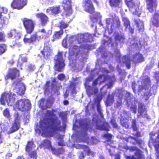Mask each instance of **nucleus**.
<instances>
[{
	"mask_svg": "<svg viewBox=\"0 0 159 159\" xmlns=\"http://www.w3.org/2000/svg\"><path fill=\"white\" fill-rule=\"evenodd\" d=\"M56 111L47 110L45 117L39 121V132L45 135L49 134L52 132L62 131V127L61 121L54 113Z\"/></svg>",
	"mask_w": 159,
	"mask_h": 159,
	"instance_id": "f257e3e1",
	"label": "nucleus"
},
{
	"mask_svg": "<svg viewBox=\"0 0 159 159\" xmlns=\"http://www.w3.org/2000/svg\"><path fill=\"white\" fill-rule=\"evenodd\" d=\"M16 96L14 93L4 92L1 94L0 101L2 105H5L6 101L7 105L13 106L14 110L18 109L22 111L30 110L31 103L29 100L22 98L16 101Z\"/></svg>",
	"mask_w": 159,
	"mask_h": 159,
	"instance_id": "f03ea898",
	"label": "nucleus"
},
{
	"mask_svg": "<svg viewBox=\"0 0 159 159\" xmlns=\"http://www.w3.org/2000/svg\"><path fill=\"white\" fill-rule=\"evenodd\" d=\"M136 120L133 119L131 122V127L133 131H136L135 134L133 133L132 135L135 137L129 135L127 137L124 138L123 140L127 142H129V139H130L135 141L134 142L132 143L133 145H138L140 148H142L144 145V142L141 139L138 138L142 136L141 132L139 131V128L137 127Z\"/></svg>",
	"mask_w": 159,
	"mask_h": 159,
	"instance_id": "7ed1b4c3",
	"label": "nucleus"
},
{
	"mask_svg": "<svg viewBox=\"0 0 159 159\" xmlns=\"http://www.w3.org/2000/svg\"><path fill=\"white\" fill-rule=\"evenodd\" d=\"M82 7L86 12L93 14L94 18L97 19L100 16L99 12H95V7L91 0H84L82 2Z\"/></svg>",
	"mask_w": 159,
	"mask_h": 159,
	"instance_id": "20e7f679",
	"label": "nucleus"
},
{
	"mask_svg": "<svg viewBox=\"0 0 159 159\" xmlns=\"http://www.w3.org/2000/svg\"><path fill=\"white\" fill-rule=\"evenodd\" d=\"M62 52H58L56 55V58L54 59L55 70L58 72H62L65 65L62 57Z\"/></svg>",
	"mask_w": 159,
	"mask_h": 159,
	"instance_id": "39448f33",
	"label": "nucleus"
},
{
	"mask_svg": "<svg viewBox=\"0 0 159 159\" xmlns=\"http://www.w3.org/2000/svg\"><path fill=\"white\" fill-rule=\"evenodd\" d=\"M23 26L28 34H31L34 31L35 27V24L33 20L27 18L21 19Z\"/></svg>",
	"mask_w": 159,
	"mask_h": 159,
	"instance_id": "423d86ee",
	"label": "nucleus"
},
{
	"mask_svg": "<svg viewBox=\"0 0 159 159\" xmlns=\"http://www.w3.org/2000/svg\"><path fill=\"white\" fill-rule=\"evenodd\" d=\"M51 44L50 40L44 43L43 48L41 51V52L45 59H48L51 55L52 50L51 49Z\"/></svg>",
	"mask_w": 159,
	"mask_h": 159,
	"instance_id": "0eeeda50",
	"label": "nucleus"
},
{
	"mask_svg": "<svg viewBox=\"0 0 159 159\" xmlns=\"http://www.w3.org/2000/svg\"><path fill=\"white\" fill-rule=\"evenodd\" d=\"M28 0H13L11 7L13 9L20 10L26 6Z\"/></svg>",
	"mask_w": 159,
	"mask_h": 159,
	"instance_id": "6e6552de",
	"label": "nucleus"
},
{
	"mask_svg": "<svg viewBox=\"0 0 159 159\" xmlns=\"http://www.w3.org/2000/svg\"><path fill=\"white\" fill-rule=\"evenodd\" d=\"M72 2L71 0H63L62 2L63 9L66 15H70L72 12Z\"/></svg>",
	"mask_w": 159,
	"mask_h": 159,
	"instance_id": "1a4fd4ad",
	"label": "nucleus"
},
{
	"mask_svg": "<svg viewBox=\"0 0 159 159\" xmlns=\"http://www.w3.org/2000/svg\"><path fill=\"white\" fill-rule=\"evenodd\" d=\"M20 76V72L16 68H12L9 69L8 72L5 76L6 79L14 80Z\"/></svg>",
	"mask_w": 159,
	"mask_h": 159,
	"instance_id": "9d476101",
	"label": "nucleus"
},
{
	"mask_svg": "<svg viewBox=\"0 0 159 159\" xmlns=\"http://www.w3.org/2000/svg\"><path fill=\"white\" fill-rule=\"evenodd\" d=\"M146 9L149 12L152 13L156 11L158 3L157 0H145Z\"/></svg>",
	"mask_w": 159,
	"mask_h": 159,
	"instance_id": "9b49d317",
	"label": "nucleus"
},
{
	"mask_svg": "<svg viewBox=\"0 0 159 159\" xmlns=\"http://www.w3.org/2000/svg\"><path fill=\"white\" fill-rule=\"evenodd\" d=\"M36 16L39 19L40 24L42 26H45L49 21L48 17L43 13H38L36 14Z\"/></svg>",
	"mask_w": 159,
	"mask_h": 159,
	"instance_id": "f8f14e48",
	"label": "nucleus"
},
{
	"mask_svg": "<svg viewBox=\"0 0 159 159\" xmlns=\"http://www.w3.org/2000/svg\"><path fill=\"white\" fill-rule=\"evenodd\" d=\"M61 11L60 6L52 7H48L46 10V12L49 15H55Z\"/></svg>",
	"mask_w": 159,
	"mask_h": 159,
	"instance_id": "ddd939ff",
	"label": "nucleus"
},
{
	"mask_svg": "<svg viewBox=\"0 0 159 159\" xmlns=\"http://www.w3.org/2000/svg\"><path fill=\"white\" fill-rule=\"evenodd\" d=\"M38 39V38L36 34H34L31 35L29 38L25 37L23 40L25 44H33L37 40H39Z\"/></svg>",
	"mask_w": 159,
	"mask_h": 159,
	"instance_id": "4468645a",
	"label": "nucleus"
},
{
	"mask_svg": "<svg viewBox=\"0 0 159 159\" xmlns=\"http://www.w3.org/2000/svg\"><path fill=\"white\" fill-rule=\"evenodd\" d=\"M7 9L4 7H0V25L6 24L8 21L7 18L1 17L2 13L6 14L7 12Z\"/></svg>",
	"mask_w": 159,
	"mask_h": 159,
	"instance_id": "2eb2a0df",
	"label": "nucleus"
},
{
	"mask_svg": "<svg viewBox=\"0 0 159 159\" xmlns=\"http://www.w3.org/2000/svg\"><path fill=\"white\" fill-rule=\"evenodd\" d=\"M86 92L89 97H90L93 94H97L98 92V89L96 87L93 88L91 85L86 86Z\"/></svg>",
	"mask_w": 159,
	"mask_h": 159,
	"instance_id": "dca6fc26",
	"label": "nucleus"
},
{
	"mask_svg": "<svg viewBox=\"0 0 159 159\" xmlns=\"http://www.w3.org/2000/svg\"><path fill=\"white\" fill-rule=\"evenodd\" d=\"M152 25L156 27L159 26V11L155 13L151 20Z\"/></svg>",
	"mask_w": 159,
	"mask_h": 159,
	"instance_id": "f3484780",
	"label": "nucleus"
},
{
	"mask_svg": "<svg viewBox=\"0 0 159 159\" xmlns=\"http://www.w3.org/2000/svg\"><path fill=\"white\" fill-rule=\"evenodd\" d=\"M134 21L139 32H143L144 30V26L143 21L139 19H135Z\"/></svg>",
	"mask_w": 159,
	"mask_h": 159,
	"instance_id": "a211bd4d",
	"label": "nucleus"
},
{
	"mask_svg": "<svg viewBox=\"0 0 159 159\" xmlns=\"http://www.w3.org/2000/svg\"><path fill=\"white\" fill-rule=\"evenodd\" d=\"M40 146L41 148H48L51 150L53 148L51 141L48 139H45L43 140L41 143Z\"/></svg>",
	"mask_w": 159,
	"mask_h": 159,
	"instance_id": "6ab92c4d",
	"label": "nucleus"
},
{
	"mask_svg": "<svg viewBox=\"0 0 159 159\" xmlns=\"http://www.w3.org/2000/svg\"><path fill=\"white\" fill-rule=\"evenodd\" d=\"M113 23H111L110 30L111 32H112L114 29L115 28L114 24L116 25V28H120L121 26V21L119 18L118 17L115 18L113 19Z\"/></svg>",
	"mask_w": 159,
	"mask_h": 159,
	"instance_id": "aec40b11",
	"label": "nucleus"
},
{
	"mask_svg": "<svg viewBox=\"0 0 159 159\" xmlns=\"http://www.w3.org/2000/svg\"><path fill=\"white\" fill-rule=\"evenodd\" d=\"M64 31L63 30H60L55 31L53 35L52 39L51 40L52 42H54L57 39L61 38L63 35Z\"/></svg>",
	"mask_w": 159,
	"mask_h": 159,
	"instance_id": "412c9836",
	"label": "nucleus"
},
{
	"mask_svg": "<svg viewBox=\"0 0 159 159\" xmlns=\"http://www.w3.org/2000/svg\"><path fill=\"white\" fill-rule=\"evenodd\" d=\"M51 150L53 154L57 156H59L60 155L63 154L65 152L64 149L62 148H56L53 147Z\"/></svg>",
	"mask_w": 159,
	"mask_h": 159,
	"instance_id": "4be33fe9",
	"label": "nucleus"
},
{
	"mask_svg": "<svg viewBox=\"0 0 159 159\" xmlns=\"http://www.w3.org/2000/svg\"><path fill=\"white\" fill-rule=\"evenodd\" d=\"M20 127V123L14 122L8 131L9 134H11L16 131Z\"/></svg>",
	"mask_w": 159,
	"mask_h": 159,
	"instance_id": "5701e85b",
	"label": "nucleus"
},
{
	"mask_svg": "<svg viewBox=\"0 0 159 159\" xmlns=\"http://www.w3.org/2000/svg\"><path fill=\"white\" fill-rule=\"evenodd\" d=\"M120 124L122 127L127 129H129L130 123L129 120L126 118H121L120 120Z\"/></svg>",
	"mask_w": 159,
	"mask_h": 159,
	"instance_id": "b1692460",
	"label": "nucleus"
},
{
	"mask_svg": "<svg viewBox=\"0 0 159 159\" xmlns=\"http://www.w3.org/2000/svg\"><path fill=\"white\" fill-rule=\"evenodd\" d=\"M108 2L110 7L118 8L121 3L122 0H109Z\"/></svg>",
	"mask_w": 159,
	"mask_h": 159,
	"instance_id": "393cba45",
	"label": "nucleus"
},
{
	"mask_svg": "<svg viewBox=\"0 0 159 159\" xmlns=\"http://www.w3.org/2000/svg\"><path fill=\"white\" fill-rule=\"evenodd\" d=\"M114 101V96L109 94L105 102V105L107 107L110 106L113 103Z\"/></svg>",
	"mask_w": 159,
	"mask_h": 159,
	"instance_id": "a878e982",
	"label": "nucleus"
},
{
	"mask_svg": "<svg viewBox=\"0 0 159 159\" xmlns=\"http://www.w3.org/2000/svg\"><path fill=\"white\" fill-rule=\"evenodd\" d=\"M134 159H144V155L143 154V152L140 149H138L134 153Z\"/></svg>",
	"mask_w": 159,
	"mask_h": 159,
	"instance_id": "bb28decb",
	"label": "nucleus"
},
{
	"mask_svg": "<svg viewBox=\"0 0 159 159\" xmlns=\"http://www.w3.org/2000/svg\"><path fill=\"white\" fill-rule=\"evenodd\" d=\"M108 125L107 122H105L103 123L102 125H97L96 127L97 129H100L101 130H104L107 131L109 130V129L108 127Z\"/></svg>",
	"mask_w": 159,
	"mask_h": 159,
	"instance_id": "cd10ccee",
	"label": "nucleus"
},
{
	"mask_svg": "<svg viewBox=\"0 0 159 159\" xmlns=\"http://www.w3.org/2000/svg\"><path fill=\"white\" fill-rule=\"evenodd\" d=\"M133 58L137 57L136 63H141L144 61V58L141 54L136 53L133 57Z\"/></svg>",
	"mask_w": 159,
	"mask_h": 159,
	"instance_id": "c85d7f7f",
	"label": "nucleus"
},
{
	"mask_svg": "<svg viewBox=\"0 0 159 159\" xmlns=\"http://www.w3.org/2000/svg\"><path fill=\"white\" fill-rule=\"evenodd\" d=\"M123 62L125 64L126 67L128 69H129L130 68V59L129 57L126 56H124L123 57Z\"/></svg>",
	"mask_w": 159,
	"mask_h": 159,
	"instance_id": "c756f323",
	"label": "nucleus"
},
{
	"mask_svg": "<svg viewBox=\"0 0 159 159\" xmlns=\"http://www.w3.org/2000/svg\"><path fill=\"white\" fill-rule=\"evenodd\" d=\"M79 48L78 46L76 45H74L72 47H70L69 51V55L70 56L74 55Z\"/></svg>",
	"mask_w": 159,
	"mask_h": 159,
	"instance_id": "7c9ffc66",
	"label": "nucleus"
},
{
	"mask_svg": "<svg viewBox=\"0 0 159 159\" xmlns=\"http://www.w3.org/2000/svg\"><path fill=\"white\" fill-rule=\"evenodd\" d=\"M34 143V142L32 141L27 142L25 148L26 152H29L30 151H31Z\"/></svg>",
	"mask_w": 159,
	"mask_h": 159,
	"instance_id": "2f4dec72",
	"label": "nucleus"
},
{
	"mask_svg": "<svg viewBox=\"0 0 159 159\" xmlns=\"http://www.w3.org/2000/svg\"><path fill=\"white\" fill-rule=\"evenodd\" d=\"M82 148L83 149L84 151H85L87 152V154L88 156H93L94 155V152L92 151H91L89 147L87 146H83Z\"/></svg>",
	"mask_w": 159,
	"mask_h": 159,
	"instance_id": "473e14b6",
	"label": "nucleus"
},
{
	"mask_svg": "<svg viewBox=\"0 0 159 159\" xmlns=\"http://www.w3.org/2000/svg\"><path fill=\"white\" fill-rule=\"evenodd\" d=\"M69 26V23H66L63 20L61 21L59 23L58 27L60 29V30H63L68 27Z\"/></svg>",
	"mask_w": 159,
	"mask_h": 159,
	"instance_id": "72a5a7b5",
	"label": "nucleus"
},
{
	"mask_svg": "<svg viewBox=\"0 0 159 159\" xmlns=\"http://www.w3.org/2000/svg\"><path fill=\"white\" fill-rule=\"evenodd\" d=\"M28 153L29 156L32 159H37V152L36 150L33 151H30L29 152H27Z\"/></svg>",
	"mask_w": 159,
	"mask_h": 159,
	"instance_id": "f704fd0d",
	"label": "nucleus"
},
{
	"mask_svg": "<svg viewBox=\"0 0 159 159\" xmlns=\"http://www.w3.org/2000/svg\"><path fill=\"white\" fill-rule=\"evenodd\" d=\"M122 21L123 22L124 25L126 28L130 26V22L128 18L126 17H123Z\"/></svg>",
	"mask_w": 159,
	"mask_h": 159,
	"instance_id": "c9c22d12",
	"label": "nucleus"
},
{
	"mask_svg": "<svg viewBox=\"0 0 159 159\" xmlns=\"http://www.w3.org/2000/svg\"><path fill=\"white\" fill-rule=\"evenodd\" d=\"M7 50V46L6 44H0V55L4 53Z\"/></svg>",
	"mask_w": 159,
	"mask_h": 159,
	"instance_id": "e433bc0d",
	"label": "nucleus"
},
{
	"mask_svg": "<svg viewBox=\"0 0 159 159\" xmlns=\"http://www.w3.org/2000/svg\"><path fill=\"white\" fill-rule=\"evenodd\" d=\"M126 4L129 8H133L135 7V3L132 1V0H125Z\"/></svg>",
	"mask_w": 159,
	"mask_h": 159,
	"instance_id": "4c0bfd02",
	"label": "nucleus"
},
{
	"mask_svg": "<svg viewBox=\"0 0 159 159\" xmlns=\"http://www.w3.org/2000/svg\"><path fill=\"white\" fill-rule=\"evenodd\" d=\"M105 80H108L110 81V82H114L116 80L115 76L114 75H107L105 76Z\"/></svg>",
	"mask_w": 159,
	"mask_h": 159,
	"instance_id": "58836bf2",
	"label": "nucleus"
},
{
	"mask_svg": "<svg viewBox=\"0 0 159 159\" xmlns=\"http://www.w3.org/2000/svg\"><path fill=\"white\" fill-rule=\"evenodd\" d=\"M114 38L115 40L119 41H123L125 39L124 36L123 35H120L118 33L116 34Z\"/></svg>",
	"mask_w": 159,
	"mask_h": 159,
	"instance_id": "ea45409f",
	"label": "nucleus"
},
{
	"mask_svg": "<svg viewBox=\"0 0 159 159\" xmlns=\"http://www.w3.org/2000/svg\"><path fill=\"white\" fill-rule=\"evenodd\" d=\"M6 41V35L3 31H0V42L4 43Z\"/></svg>",
	"mask_w": 159,
	"mask_h": 159,
	"instance_id": "a19ab883",
	"label": "nucleus"
},
{
	"mask_svg": "<svg viewBox=\"0 0 159 159\" xmlns=\"http://www.w3.org/2000/svg\"><path fill=\"white\" fill-rule=\"evenodd\" d=\"M9 111L8 108H6L3 110V114L5 117L9 120H10L11 119V116L10 115Z\"/></svg>",
	"mask_w": 159,
	"mask_h": 159,
	"instance_id": "79ce46f5",
	"label": "nucleus"
},
{
	"mask_svg": "<svg viewBox=\"0 0 159 159\" xmlns=\"http://www.w3.org/2000/svg\"><path fill=\"white\" fill-rule=\"evenodd\" d=\"M83 38L87 42H90L92 40L93 37L91 34L88 33L86 34L83 35Z\"/></svg>",
	"mask_w": 159,
	"mask_h": 159,
	"instance_id": "37998d69",
	"label": "nucleus"
},
{
	"mask_svg": "<svg viewBox=\"0 0 159 159\" xmlns=\"http://www.w3.org/2000/svg\"><path fill=\"white\" fill-rule=\"evenodd\" d=\"M63 136L61 135H59L58 138L59 141L58 142V144L59 146H63L64 145L63 140Z\"/></svg>",
	"mask_w": 159,
	"mask_h": 159,
	"instance_id": "c03bdc74",
	"label": "nucleus"
},
{
	"mask_svg": "<svg viewBox=\"0 0 159 159\" xmlns=\"http://www.w3.org/2000/svg\"><path fill=\"white\" fill-rule=\"evenodd\" d=\"M25 90V86L24 85H22L21 86V87L19 88V90L18 91L17 93L20 95H22L24 94Z\"/></svg>",
	"mask_w": 159,
	"mask_h": 159,
	"instance_id": "a18cd8bd",
	"label": "nucleus"
},
{
	"mask_svg": "<svg viewBox=\"0 0 159 159\" xmlns=\"http://www.w3.org/2000/svg\"><path fill=\"white\" fill-rule=\"evenodd\" d=\"M59 116L61 117L62 120L64 121H66V114L63 112H61L59 113Z\"/></svg>",
	"mask_w": 159,
	"mask_h": 159,
	"instance_id": "49530a36",
	"label": "nucleus"
},
{
	"mask_svg": "<svg viewBox=\"0 0 159 159\" xmlns=\"http://www.w3.org/2000/svg\"><path fill=\"white\" fill-rule=\"evenodd\" d=\"M97 111L98 112V113L100 114L101 116L102 117H103V115L102 114V110L101 108L100 104V102L99 101L97 104Z\"/></svg>",
	"mask_w": 159,
	"mask_h": 159,
	"instance_id": "de8ad7c7",
	"label": "nucleus"
},
{
	"mask_svg": "<svg viewBox=\"0 0 159 159\" xmlns=\"http://www.w3.org/2000/svg\"><path fill=\"white\" fill-rule=\"evenodd\" d=\"M77 83L72 82L70 83L69 85V88L70 89H71L72 91L73 92L75 90Z\"/></svg>",
	"mask_w": 159,
	"mask_h": 159,
	"instance_id": "09e8293b",
	"label": "nucleus"
},
{
	"mask_svg": "<svg viewBox=\"0 0 159 159\" xmlns=\"http://www.w3.org/2000/svg\"><path fill=\"white\" fill-rule=\"evenodd\" d=\"M144 106L142 103H139L138 105V112L140 115H141L143 112Z\"/></svg>",
	"mask_w": 159,
	"mask_h": 159,
	"instance_id": "8fccbe9b",
	"label": "nucleus"
},
{
	"mask_svg": "<svg viewBox=\"0 0 159 159\" xmlns=\"http://www.w3.org/2000/svg\"><path fill=\"white\" fill-rule=\"evenodd\" d=\"M62 45L65 48H67L68 47L67 37H66L63 39L62 42Z\"/></svg>",
	"mask_w": 159,
	"mask_h": 159,
	"instance_id": "3c124183",
	"label": "nucleus"
},
{
	"mask_svg": "<svg viewBox=\"0 0 159 159\" xmlns=\"http://www.w3.org/2000/svg\"><path fill=\"white\" fill-rule=\"evenodd\" d=\"M15 117L14 122L17 123H20V116L18 112H16L14 114Z\"/></svg>",
	"mask_w": 159,
	"mask_h": 159,
	"instance_id": "603ef678",
	"label": "nucleus"
},
{
	"mask_svg": "<svg viewBox=\"0 0 159 159\" xmlns=\"http://www.w3.org/2000/svg\"><path fill=\"white\" fill-rule=\"evenodd\" d=\"M110 123L112 125L113 127L115 128H118V125L116 121L114 119H111L110 121Z\"/></svg>",
	"mask_w": 159,
	"mask_h": 159,
	"instance_id": "864d4df0",
	"label": "nucleus"
},
{
	"mask_svg": "<svg viewBox=\"0 0 159 159\" xmlns=\"http://www.w3.org/2000/svg\"><path fill=\"white\" fill-rule=\"evenodd\" d=\"M22 34L19 32L16 33L14 35V38L16 40L20 39L21 37Z\"/></svg>",
	"mask_w": 159,
	"mask_h": 159,
	"instance_id": "5fc2aeb1",
	"label": "nucleus"
},
{
	"mask_svg": "<svg viewBox=\"0 0 159 159\" xmlns=\"http://www.w3.org/2000/svg\"><path fill=\"white\" fill-rule=\"evenodd\" d=\"M127 150H129L130 152H133L135 151H137V150L139 149L137 147L134 146H131L130 147H128L127 148H126Z\"/></svg>",
	"mask_w": 159,
	"mask_h": 159,
	"instance_id": "6e6d98bb",
	"label": "nucleus"
},
{
	"mask_svg": "<svg viewBox=\"0 0 159 159\" xmlns=\"http://www.w3.org/2000/svg\"><path fill=\"white\" fill-rule=\"evenodd\" d=\"M65 75L63 73L58 74L57 77V79L60 80H63L65 78Z\"/></svg>",
	"mask_w": 159,
	"mask_h": 159,
	"instance_id": "4d7b16f0",
	"label": "nucleus"
},
{
	"mask_svg": "<svg viewBox=\"0 0 159 159\" xmlns=\"http://www.w3.org/2000/svg\"><path fill=\"white\" fill-rule=\"evenodd\" d=\"M131 111H132L135 114L137 111V106L135 105H132L130 107Z\"/></svg>",
	"mask_w": 159,
	"mask_h": 159,
	"instance_id": "13d9d810",
	"label": "nucleus"
},
{
	"mask_svg": "<svg viewBox=\"0 0 159 159\" xmlns=\"http://www.w3.org/2000/svg\"><path fill=\"white\" fill-rule=\"evenodd\" d=\"M154 147L158 154V157L159 158V144H156L154 145Z\"/></svg>",
	"mask_w": 159,
	"mask_h": 159,
	"instance_id": "bf43d9fd",
	"label": "nucleus"
},
{
	"mask_svg": "<svg viewBox=\"0 0 159 159\" xmlns=\"http://www.w3.org/2000/svg\"><path fill=\"white\" fill-rule=\"evenodd\" d=\"M99 79V77H98L97 79H95L93 81L92 83V86L93 87L96 86V85L98 84Z\"/></svg>",
	"mask_w": 159,
	"mask_h": 159,
	"instance_id": "052dcab7",
	"label": "nucleus"
},
{
	"mask_svg": "<svg viewBox=\"0 0 159 159\" xmlns=\"http://www.w3.org/2000/svg\"><path fill=\"white\" fill-rule=\"evenodd\" d=\"M107 26H109L111 22V19L110 18H107L106 20Z\"/></svg>",
	"mask_w": 159,
	"mask_h": 159,
	"instance_id": "680f3d73",
	"label": "nucleus"
},
{
	"mask_svg": "<svg viewBox=\"0 0 159 159\" xmlns=\"http://www.w3.org/2000/svg\"><path fill=\"white\" fill-rule=\"evenodd\" d=\"M145 82L148 84V85L150 86H151V81L150 78L149 77H147L145 79Z\"/></svg>",
	"mask_w": 159,
	"mask_h": 159,
	"instance_id": "e2e57ef3",
	"label": "nucleus"
},
{
	"mask_svg": "<svg viewBox=\"0 0 159 159\" xmlns=\"http://www.w3.org/2000/svg\"><path fill=\"white\" fill-rule=\"evenodd\" d=\"M125 159H134V155L132 156L125 155Z\"/></svg>",
	"mask_w": 159,
	"mask_h": 159,
	"instance_id": "0e129e2a",
	"label": "nucleus"
},
{
	"mask_svg": "<svg viewBox=\"0 0 159 159\" xmlns=\"http://www.w3.org/2000/svg\"><path fill=\"white\" fill-rule=\"evenodd\" d=\"M47 103L50 105L52 104L53 103V100L51 99H48L47 100Z\"/></svg>",
	"mask_w": 159,
	"mask_h": 159,
	"instance_id": "69168bd1",
	"label": "nucleus"
},
{
	"mask_svg": "<svg viewBox=\"0 0 159 159\" xmlns=\"http://www.w3.org/2000/svg\"><path fill=\"white\" fill-rule=\"evenodd\" d=\"M103 137L107 139H111L112 137V136L111 134H106L104 135Z\"/></svg>",
	"mask_w": 159,
	"mask_h": 159,
	"instance_id": "338daca9",
	"label": "nucleus"
},
{
	"mask_svg": "<svg viewBox=\"0 0 159 159\" xmlns=\"http://www.w3.org/2000/svg\"><path fill=\"white\" fill-rule=\"evenodd\" d=\"M85 157V155L83 152H81L79 156V159H83Z\"/></svg>",
	"mask_w": 159,
	"mask_h": 159,
	"instance_id": "774afa93",
	"label": "nucleus"
}]
</instances>
